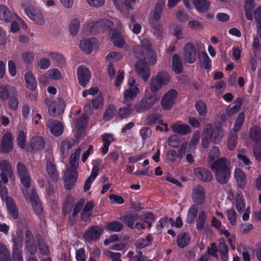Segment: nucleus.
Returning a JSON list of instances; mask_svg holds the SVG:
<instances>
[{
  "label": "nucleus",
  "instance_id": "de8ad7c7",
  "mask_svg": "<svg viewBox=\"0 0 261 261\" xmlns=\"http://www.w3.org/2000/svg\"><path fill=\"white\" fill-rule=\"evenodd\" d=\"M123 227L122 224L116 221L108 223L106 225V229L107 230L114 232H119L123 229Z\"/></svg>",
  "mask_w": 261,
  "mask_h": 261
},
{
  "label": "nucleus",
  "instance_id": "79ce46f5",
  "mask_svg": "<svg viewBox=\"0 0 261 261\" xmlns=\"http://www.w3.org/2000/svg\"><path fill=\"white\" fill-rule=\"evenodd\" d=\"M198 207L196 204H192L189 208L187 216V222L189 224L192 223L195 220L197 214Z\"/></svg>",
  "mask_w": 261,
  "mask_h": 261
},
{
  "label": "nucleus",
  "instance_id": "5701e85b",
  "mask_svg": "<svg viewBox=\"0 0 261 261\" xmlns=\"http://www.w3.org/2000/svg\"><path fill=\"white\" fill-rule=\"evenodd\" d=\"M75 144V141L72 139L62 140L60 144L61 153L63 157H66L69 153V150Z\"/></svg>",
  "mask_w": 261,
  "mask_h": 261
},
{
  "label": "nucleus",
  "instance_id": "c03bdc74",
  "mask_svg": "<svg viewBox=\"0 0 261 261\" xmlns=\"http://www.w3.org/2000/svg\"><path fill=\"white\" fill-rule=\"evenodd\" d=\"M134 111V109L131 106L127 105L119 109L117 117L120 119L126 118L132 114Z\"/></svg>",
  "mask_w": 261,
  "mask_h": 261
},
{
  "label": "nucleus",
  "instance_id": "f8f14e48",
  "mask_svg": "<svg viewBox=\"0 0 261 261\" xmlns=\"http://www.w3.org/2000/svg\"><path fill=\"white\" fill-rule=\"evenodd\" d=\"M183 55L186 62L190 64L194 63L197 57L196 49L194 45L191 42L186 43L184 46Z\"/></svg>",
  "mask_w": 261,
  "mask_h": 261
},
{
  "label": "nucleus",
  "instance_id": "cd10ccee",
  "mask_svg": "<svg viewBox=\"0 0 261 261\" xmlns=\"http://www.w3.org/2000/svg\"><path fill=\"white\" fill-rule=\"evenodd\" d=\"M249 137L255 142V144L261 143V128L254 125L250 128Z\"/></svg>",
  "mask_w": 261,
  "mask_h": 261
},
{
  "label": "nucleus",
  "instance_id": "9b49d317",
  "mask_svg": "<svg viewBox=\"0 0 261 261\" xmlns=\"http://www.w3.org/2000/svg\"><path fill=\"white\" fill-rule=\"evenodd\" d=\"M137 74L144 81L147 82L150 76V70L147 63L142 60H139L135 66Z\"/></svg>",
  "mask_w": 261,
  "mask_h": 261
},
{
  "label": "nucleus",
  "instance_id": "052dcab7",
  "mask_svg": "<svg viewBox=\"0 0 261 261\" xmlns=\"http://www.w3.org/2000/svg\"><path fill=\"white\" fill-rule=\"evenodd\" d=\"M1 173H6L7 175H12L13 171L12 168L8 162L7 161H2L0 163Z\"/></svg>",
  "mask_w": 261,
  "mask_h": 261
},
{
  "label": "nucleus",
  "instance_id": "58836bf2",
  "mask_svg": "<svg viewBox=\"0 0 261 261\" xmlns=\"http://www.w3.org/2000/svg\"><path fill=\"white\" fill-rule=\"evenodd\" d=\"M172 69L176 74H180L182 71V66L178 55L175 54L172 57Z\"/></svg>",
  "mask_w": 261,
  "mask_h": 261
},
{
  "label": "nucleus",
  "instance_id": "0e129e2a",
  "mask_svg": "<svg viewBox=\"0 0 261 261\" xmlns=\"http://www.w3.org/2000/svg\"><path fill=\"white\" fill-rule=\"evenodd\" d=\"M116 109L114 106H109L103 114V119L108 121L112 119L115 115Z\"/></svg>",
  "mask_w": 261,
  "mask_h": 261
},
{
  "label": "nucleus",
  "instance_id": "338daca9",
  "mask_svg": "<svg viewBox=\"0 0 261 261\" xmlns=\"http://www.w3.org/2000/svg\"><path fill=\"white\" fill-rule=\"evenodd\" d=\"M227 218L231 225H234L237 222V213L233 208L227 210Z\"/></svg>",
  "mask_w": 261,
  "mask_h": 261
},
{
  "label": "nucleus",
  "instance_id": "ea45409f",
  "mask_svg": "<svg viewBox=\"0 0 261 261\" xmlns=\"http://www.w3.org/2000/svg\"><path fill=\"white\" fill-rule=\"evenodd\" d=\"M245 115L244 112L240 113L235 121L233 129L230 132L237 134L242 128L245 121Z\"/></svg>",
  "mask_w": 261,
  "mask_h": 261
},
{
  "label": "nucleus",
  "instance_id": "473e14b6",
  "mask_svg": "<svg viewBox=\"0 0 261 261\" xmlns=\"http://www.w3.org/2000/svg\"><path fill=\"white\" fill-rule=\"evenodd\" d=\"M26 86L31 91H34L37 86L35 79L31 72H27L24 74Z\"/></svg>",
  "mask_w": 261,
  "mask_h": 261
},
{
  "label": "nucleus",
  "instance_id": "4be33fe9",
  "mask_svg": "<svg viewBox=\"0 0 261 261\" xmlns=\"http://www.w3.org/2000/svg\"><path fill=\"white\" fill-rule=\"evenodd\" d=\"M195 175L203 181L209 182L211 181L213 176L207 169L202 168H197L194 171Z\"/></svg>",
  "mask_w": 261,
  "mask_h": 261
},
{
  "label": "nucleus",
  "instance_id": "ddd939ff",
  "mask_svg": "<svg viewBox=\"0 0 261 261\" xmlns=\"http://www.w3.org/2000/svg\"><path fill=\"white\" fill-rule=\"evenodd\" d=\"M77 74L80 85L85 87L91 79V72L86 66H81L77 69Z\"/></svg>",
  "mask_w": 261,
  "mask_h": 261
},
{
  "label": "nucleus",
  "instance_id": "423d86ee",
  "mask_svg": "<svg viewBox=\"0 0 261 261\" xmlns=\"http://www.w3.org/2000/svg\"><path fill=\"white\" fill-rule=\"evenodd\" d=\"M165 5V0H159L155 5L154 10L150 14L149 22L156 31L161 30V27L157 22L161 17Z\"/></svg>",
  "mask_w": 261,
  "mask_h": 261
},
{
  "label": "nucleus",
  "instance_id": "6e6552de",
  "mask_svg": "<svg viewBox=\"0 0 261 261\" xmlns=\"http://www.w3.org/2000/svg\"><path fill=\"white\" fill-rule=\"evenodd\" d=\"M24 12L25 14L37 25H43L45 24V19L40 10L28 7L25 9Z\"/></svg>",
  "mask_w": 261,
  "mask_h": 261
},
{
  "label": "nucleus",
  "instance_id": "2eb2a0df",
  "mask_svg": "<svg viewBox=\"0 0 261 261\" xmlns=\"http://www.w3.org/2000/svg\"><path fill=\"white\" fill-rule=\"evenodd\" d=\"M192 198L194 202L197 204H202L205 199V193L204 188L199 185L194 187L192 190Z\"/></svg>",
  "mask_w": 261,
  "mask_h": 261
},
{
  "label": "nucleus",
  "instance_id": "aec40b11",
  "mask_svg": "<svg viewBox=\"0 0 261 261\" xmlns=\"http://www.w3.org/2000/svg\"><path fill=\"white\" fill-rule=\"evenodd\" d=\"M151 47V43L150 41L147 38H142L141 39V45L136 48V56L141 57L142 56L144 55L145 52L152 50Z\"/></svg>",
  "mask_w": 261,
  "mask_h": 261
},
{
  "label": "nucleus",
  "instance_id": "7c9ffc66",
  "mask_svg": "<svg viewBox=\"0 0 261 261\" xmlns=\"http://www.w3.org/2000/svg\"><path fill=\"white\" fill-rule=\"evenodd\" d=\"M44 142L43 138L40 136H35L31 139L30 147L34 150H40L43 148Z\"/></svg>",
  "mask_w": 261,
  "mask_h": 261
},
{
  "label": "nucleus",
  "instance_id": "09e8293b",
  "mask_svg": "<svg viewBox=\"0 0 261 261\" xmlns=\"http://www.w3.org/2000/svg\"><path fill=\"white\" fill-rule=\"evenodd\" d=\"M241 106L240 99L235 100L233 105H229L226 109V113L229 116H232L239 111Z\"/></svg>",
  "mask_w": 261,
  "mask_h": 261
},
{
  "label": "nucleus",
  "instance_id": "6ab92c4d",
  "mask_svg": "<svg viewBox=\"0 0 261 261\" xmlns=\"http://www.w3.org/2000/svg\"><path fill=\"white\" fill-rule=\"evenodd\" d=\"M26 200L30 201L34 210L37 214H40L42 213V207L35 190L31 189V195L29 196V198Z\"/></svg>",
  "mask_w": 261,
  "mask_h": 261
},
{
  "label": "nucleus",
  "instance_id": "72a5a7b5",
  "mask_svg": "<svg viewBox=\"0 0 261 261\" xmlns=\"http://www.w3.org/2000/svg\"><path fill=\"white\" fill-rule=\"evenodd\" d=\"M206 213L204 211H201L196 221V227L197 230H202L206 225Z\"/></svg>",
  "mask_w": 261,
  "mask_h": 261
},
{
  "label": "nucleus",
  "instance_id": "6e6d98bb",
  "mask_svg": "<svg viewBox=\"0 0 261 261\" xmlns=\"http://www.w3.org/2000/svg\"><path fill=\"white\" fill-rule=\"evenodd\" d=\"M23 233L21 231H18L16 236L13 237V248L21 249L23 243Z\"/></svg>",
  "mask_w": 261,
  "mask_h": 261
},
{
  "label": "nucleus",
  "instance_id": "37998d69",
  "mask_svg": "<svg viewBox=\"0 0 261 261\" xmlns=\"http://www.w3.org/2000/svg\"><path fill=\"white\" fill-rule=\"evenodd\" d=\"M190 239L189 234L185 232L180 233L177 237V244L178 246L180 248L186 247L189 244Z\"/></svg>",
  "mask_w": 261,
  "mask_h": 261
},
{
  "label": "nucleus",
  "instance_id": "3c124183",
  "mask_svg": "<svg viewBox=\"0 0 261 261\" xmlns=\"http://www.w3.org/2000/svg\"><path fill=\"white\" fill-rule=\"evenodd\" d=\"M35 54L31 50L23 51L21 54L22 60L26 64L32 63L35 59Z\"/></svg>",
  "mask_w": 261,
  "mask_h": 261
},
{
  "label": "nucleus",
  "instance_id": "1a4fd4ad",
  "mask_svg": "<svg viewBox=\"0 0 261 261\" xmlns=\"http://www.w3.org/2000/svg\"><path fill=\"white\" fill-rule=\"evenodd\" d=\"M45 102L48 106V112L50 116H55L57 112H62L64 108V103L62 99L53 100L51 98H46Z\"/></svg>",
  "mask_w": 261,
  "mask_h": 261
},
{
  "label": "nucleus",
  "instance_id": "603ef678",
  "mask_svg": "<svg viewBox=\"0 0 261 261\" xmlns=\"http://www.w3.org/2000/svg\"><path fill=\"white\" fill-rule=\"evenodd\" d=\"M123 219L124 222L129 227L135 229V224L138 219V216L137 215H127L124 216Z\"/></svg>",
  "mask_w": 261,
  "mask_h": 261
},
{
  "label": "nucleus",
  "instance_id": "49530a36",
  "mask_svg": "<svg viewBox=\"0 0 261 261\" xmlns=\"http://www.w3.org/2000/svg\"><path fill=\"white\" fill-rule=\"evenodd\" d=\"M49 58L53 60L57 66H62L65 64V60L63 56L57 53H51L49 54Z\"/></svg>",
  "mask_w": 261,
  "mask_h": 261
},
{
  "label": "nucleus",
  "instance_id": "864d4df0",
  "mask_svg": "<svg viewBox=\"0 0 261 261\" xmlns=\"http://www.w3.org/2000/svg\"><path fill=\"white\" fill-rule=\"evenodd\" d=\"M0 261H11L10 255L7 247L0 243Z\"/></svg>",
  "mask_w": 261,
  "mask_h": 261
},
{
  "label": "nucleus",
  "instance_id": "393cba45",
  "mask_svg": "<svg viewBox=\"0 0 261 261\" xmlns=\"http://www.w3.org/2000/svg\"><path fill=\"white\" fill-rule=\"evenodd\" d=\"M194 8L199 13H205L209 9L210 2L208 0H192Z\"/></svg>",
  "mask_w": 261,
  "mask_h": 261
},
{
  "label": "nucleus",
  "instance_id": "774afa93",
  "mask_svg": "<svg viewBox=\"0 0 261 261\" xmlns=\"http://www.w3.org/2000/svg\"><path fill=\"white\" fill-rule=\"evenodd\" d=\"M220 154V150L219 148L217 146L213 147L211 150L210 152L209 153L208 156V162H213L215 159H217L219 157Z\"/></svg>",
  "mask_w": 261,
  "mask_h": 261
},
{
  "label": "nucleus",
  "instance_id": "9d476101",
  "mask_svg": "<svg viewBox=\"0 0 261 261\" xmlns=\"http://www.w3.org/2000/svg\"><path fill=\"white\" fill-rule=\"evenodd\" d=\"M103 233V229L99 226H93L89 228L84 234V238L87 241L91 242L99 239Z\"/></svg>",
  "mask_w": 261,
  "mask_h": 261
},
{
  "label": "nucleus",
  "instance_id": "412c9836",
  "mask_svg": "<svg viewBox=\"0 0 261 261\" xmlns=\"http://www.w3.org/2000/svg\"><path fill=\"white\" fill-rule=\"evenodd\" d=\"M97 43V41L94 38L83 39L80 43V47L84 53L88 54L92 51Z\"/></svg>",
  "mask_w": 261,
  "mask_h": 261
},
{
  "label": "nucleus",
  "instance_id": "bb28decb",
  "mask_svg": "<svg viewBox=\"0 0 261 261\" xmlns=\"http://www.w3.org/2000/svg\"><path fill=\"white\" fill-rule=\"evenodd\" d=\"M82 149L81 147L77 148L74 152L72 154L70 157L69 160V166L70 168L68 169H70L71 171H76V169L79 166V156L81 153Z\"/></svg>",
  "mask_w": 261,
  "mask_h": 261
},
{
  "label": "nucleus",
  "instance_id": "4c0bfd02",
  "mask_svg": "<svg viewBox=\"0 0 261 261\" xmlns=\"http://www.w3.org/2000/svg\"><path fill=\"white\" fill-rule=\"evenodd\" d=\"M111 40L115 46L118 47H123L125 44L124 38L116 30L113 32Z\"/></svg>",
  "mask_w": 261,
  "mask_h": 261
},
{
  "label": "nucleus",
  "instance_id": "e433bc0d",
  "mask_svg": "<svg viewBox=\"0 0 261 261\" xmlns=\"http://www.w3.org/2000/svg\"><path fill=\"white\" fill-rule=\"evenodd\" d=\"M139 58H142L149 65H153L155 64L157 61V55L154 50H150L145 52L144 55Z\"/></svg>",
  "mask_w": 261,
  "mask_h": 261
},
{
  "label": "nucleus",
  "instance_id": "0eeeda50",
  "mask_svg": "<svg viewBox=\"0 0 261 261\" xmlns=\"http://www.w3.org/2000/svg\"><path fill=\"white\" fill-rule=\"evenodd\" d=\"M177 95V92L173 89L165 93L161 100V106L164 110L170 109L174 104Z\"/></svg>",
  "mask_w": 261,
  "mask_h": 261
},
{
  "label": "nucleus",
  "instance_id": "8fccbe9b",
  "mask_svg": "<svg viewBox=\"0 0 261 261\" xmlns=\"http://www.w3.org/2000/svg\"><path fill=\"white\" fill-rule=\"evenodd\" d=\"M238 134L230 132L228 138L227 147L229 150H233L237 143Z\"/></svg>",
  "mask_w": 261,
  "mask_h": 261
},
{
  "label": "nucleus",
  "instance_id": "4468645a",
  "mask_svg": "<svg viewBox=\"0 0 261 261\" xmlns=\"http://www.w3.org/2000/svg\"><path fill=\"white\" fill-rule=\"evenodd\" d=\"M78 174L76 171L67 169L64 176V185L65 189H71L75 185Z\"/></svg>",
  "mask_w": 261,
  "mask_h": 261
},
{
  "label": "nucleus",
  "instance_id": "a211bd4d",
  "mask_svg": "<svg viewBox=\"0 0 261 261\" xmlns=\"http://www.w3.org/2000/svg\"><path fill=\"white\" fill-rule=\"evenodd\" d=\"M234 178L237 186L240 189H244L247 185V176L245 172L241 169L239 168L235 169Z\"/></svg>",
  "mask_w": 261,
  "mask_h": 261
},
{
  "label": "nucleus",
  "instance_id": "13d9d810",
  "mask_svg": "<svg viewBox=\"0 0 261 261\" xmlns=\"http://www.w3.org/2000/svg\"><path fill=\"white\" fill-rule=\"evenodd\" d=\"M103 254L111 261H122L121 259V254L120 252H116L105 250Z\"/></svg>",
  "mask_w": 261,
  "mask_h": 261
},
{
  "label": "nucleus",
  "instance_id": "4d7b16f0",
  "mask_svg": "<svg viewBox=\"0 0 261 261\" xmlns=\"http://www.w3.org/2000/svg\"><path fill=\"white\" fill-rule=\"evenodd\" d=\"M23 27L25 24L23 21L19 17L16 16L15 20L12 22L11 24V31L13 33H16L19 30L20 27Z\"/></svg>",
  "mask_w": 261,
  "mask_h": 261
},
{
  "label": "nucleus",
  "instance_id": "bf43d9fd",
  "mask_svg": "<svg viewBox=\"0 0 261 261\" xmlns=\"http://www.w3.org/2000/svg\"><path fill=\"white\" fill-rule=\"evenodd\" d=\"M151 241L152 237L150 236H148L145 238L138 239L136 243L135 246L137 248L141 249L149 245Z\"/></svg>",
  "mask_w": 261,
  "mask_h": 261
},
{
  "label": "nucleus",
  "instance_id": "c9c22d12",
  "mask_svg": "<svg viewBox=\"0 0 261 261\" xmlns=\"http://www.w3.org/2000/svg\"><path fill=\"white\" fill-rule=\"evenodd\" d=\"M12 14L9 8L4 5H0V19L9 22L12 20Z\"/></svg>",
  "mask_w": 261,
  "mask_h": 261
},
{
  "label": "nucleus",
  "instance_id": "a878e982",
  "mask_svg": "<svg viewBox=\"0 0 261 261\" xmlns=\"http://www.w3.org/2000/svg\"><path fill=\"white\" fill-rule=\"evenodd\" d=\"M171 128L174 133L182 135H186L191 131V127L189 125L182 124L179 121L172 125Z\"/></svg>",
  "mask_w": 261,
  "mask_h": 261
},
{
  "label": "nucleus",
  "instance_id": "f704fd0d",
  "mask_svg": "<svg viewBox=\"0 0 261 261\" xmlns=\"http://www.w3.org/2000/svg\"><path fill=\"white\" fill-rule=\"evenodd\" d=\"M48 175L54 181H57L59 178V174L56 168L55 165L51 162H47L46 167Z\"/></svg>",
  "mask_w": 261,
  "mask_h": 261
},
{
  "label": "nucleus",
  "instance_id": "69168bd1",
  "mask_svg": "<svg viewBox=\"0 0 261 261\" xmlns=\"http://www.w3.org/2000/svg\"><path fill=\"white\" fill-rule=\"evenodd\" d=\"M195 107L198 113L201 116H205L207 113V106L202 101H199L196 102Z\"/></svg>",
  "mask_w": 261,
  "mask_h": 261
},
{
  "label": "nucleus",
  "instance_id": "2f4dec72",
  "mask_svg": "<svg viewBox=\"0 0 261 261\" xmlns=\"http://www.w3.org/2000/svg\"><path fill=\"white\" fill-rule=\"evenodd\" d=\"M145 103L150 109L158 101L157 96L145 90L144 97L142 98Z\"/></svg>",
  "mask_w": 261,
  "mask_h": 261
},
{
  "label": "nucleus",
  "instance_id": "e2e57ef3",
  "mask_svg": "<svg viewBox=\"0 0 261 261\" xmlns=\"http://www.w3.org/2000/svg\"><path fill=\"white\" fill-rule=\"evenodd\" d=\"M200 62L205 69H209L211 66V61L207 54L202 52L200 56Z\"/></svg>",
  "mask_w": 261,
  "mask_h": 261
},
{
  "label": "nucleus",
  "instance_id": "f03ea898",
  "mask_svg": "<svg viewBox=\"0 0 261 261\" xmlns=\"http://www.w3.org/2000/svg\"><path fill=\"white\" fill-rule=\"evenodd\" d=\"M171 77L165 70L159 71L153 76L149 82L150 91L154 93L161 89L163 86H167L170 82Z\"/></svg>",
  "mask_w": 261,
  "mask_h": 261
},
{
  "label": "nucleus",
  "instance_id": "c756f323",
  "mask_svg": "<svg viewBox=\"0 0 261 261\" xmlns=\"http://www.w3.org/2000/svg\"><path fill=\"white\" fill-rule=\"evenodd\" d=\"M5 202L8 210L13 219H17L18 216V211L13 200L9 196H6Z\"/></svg>",
  "mask_w": 261,
  "mask_h": 261
},
{
  "label": "nucleus",
  "instance_id": "f3484780",
  "mask_svg": "<svg viewBox=\"0 0 261 261\" xmlns=\"http://www.w3.org/2000/svg\"><path fill=\"white\" fill-rule=\"evenodd\" d=\"M47 126L50 133L54 136H59L63 132V125L58 120L49 119L47 122Z\"/></svg>",
  "mask_w": 261,
  "mask_h": 261
},
{
  "label": "nucleus",
  "instance_id": "a18cd8bd",
  "mask_svg": "<svg viewBox=\"0 0 261 261\" xmlns=\"http://www.w3.org/2000/svg\"><path fill=\"white\" fill-rule=\"evenodd\" d=\"M80 20L77 18H73L70 21L69 26L70 35L75 36L77 34L80 29Z\"/></svg>",
  "mask_w": 261,
  "mask_h": 261
},
{
  "label": "nucleus",
  "instance_id": "c85d7f7f",
  "mask_svg": "<svg viewBox=\"0 0 261 261\" xmlns=\"http://www.w3.org/2000/svg\"><path fill=\"white\" fill-rule=\"evenodd\" d=\"M20 180L22 185V187L21 188L22 193L25 199H27L29 198V196L31 195V190H30L31 185L30 176L20 178Z\"/></svg>",
  "mask_w": 261,
  "mask_h": 261
},
{
  "label": "nucleus",
  "instance_id": "20e7f679",
  "mask_svg": "<svg viewBox=\"0 0 261 261\" xmlns=\"http://www.w3.org/2000/svg\"><path fill=\"white\" fill-rule=\"evenodd\" d=\"M114 27V23L107 19H102L96 22H91L88 24V29L92 33L103 32L109 34Z\"/></svg>",
  "mask_w": 261,
  "mask_h": 261
},
{
  "label": "nucleus",
  "instance_id": "f257e3e1",
  "mask_svg": "<svg viewBox=\"0 0 261 261\" xmlns=\"http://www.w3.org/2000/svg\"><path fill=\"white\" fill-rule=\"evenodd\" d=\"M211 169L215 173L217 181L224 184L227 182L230 176V163L225 158H221L213 162L210 165Z\"/></svg>",
  "mask_w": 261,
  "mask_h": 261
},
{
  "label": "nucleus",
  "instance_id": "5fc2aeb1",
  "mask_svg": "<svg viewBox=\"0 0 261 261\" xmlns=\"http://www.w3.org/2000/svg\"><path fill=\"white\" fill-rule=\"evenodd\" d=\"M13 89V87L8 85H0V98L3 100H6L9 96V91Z\"/></svg>",
  "mask_w": 261,
  "mask_h": 261
},
{
  "label": "nucleus",
  "instance_id": "7ed1b4c3",
  "mask_svg": "<svg viewBox=\"0 0 261 261\" xmlns=\"http://www.w3.org/2000/svg\"><path fill=\"white\" fill-rule=\"evenodd\" d=\"M203 135L205 139L214 143H219L224 136V130L218 126L214 127L211 123L206 124L203 129Z\"/></svg>",
  "mask_w": 261,
  "mask_h": 261
},
{
  "label": "nucleus",
  "instance_id": "39448f33",
  "mask_svg": "<svg viewBox=\"0 0 261 261\" xmlns=\"http://www.w3.org/2000/svg\"><path fill=\"white\" fill-rule=\"evenodd\" d=\"M140 93V89L138 85L136 84V80L133 77H130L123 93V99L126 102L132 101Z\"/></svg>",
  "mask_w": 261,
  "mask_h": 261
},
{
  "label": "nucleus",
  "instance_id": "dca6fc26",
  "mask_svg": "<svg viewBox=\"0 0 261 261\" xmlns=\"http://www.w3.org/2000/svg\"><path fill=\"white\" fill-rule=\"evenodd\" d=\"M13 137L11 133L6 132L4 134L1 140V147L3 152H9L13 147Z\"/></svg>",
  "mask_w": 261,
  "mask_h": 261
},
{
  "label": "nucleus",
  "instance_id": "b1692460",
  "mask_svg": "<svg viewBox=\"0 0 261 261\" xmlns=\"http://www.w3.org/2000/svg\"><path fill=\"white\" fill-rule=\"evenodd\" d=\"M234 204L236 208L239 213H241L245 210L246 203L241 191H238L235 195Z\"/></svg>",
  "mask_w": 261,
  "mask_h": 261
},
{
  "label": "nucleus",
  "instance_id": "680f3d73",
  "mask_svg": "<svg viewBox=\"0 0 261 261\" xmlns=\"http://www.w3.org/2000/svg\"><path fill=\"white\" fill-rule=\"evenodd\" d=\"M17 172L19 178L30 176L26 166L21 163L17 164Z\"/></svg>",
  "mask_w": 261,
  "mask_h": 261
},
{
  "label": "nucleus",
  "instance_id": "a19ab883",
  "mask_svg": "<svg viewBox=\"0 0 261 261\" xmlns=\"http://www.w3.org/2000/svg\"><path fill=\"white\" fill-rule=\"evenodd\" d=\"M255 6L253 0H245V12L247 19L251 20L253 18L252 10Z\"/></svg>",
  "mask_w": 261,
  "mask_h": 261
}]
</instances>
